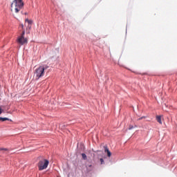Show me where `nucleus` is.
<instances>
[{
    "mask_svg": "<svg viewBox=\"0 0 177 177\" xmlns=\"http://www.w3.org/2000/svg\"><path fill=\"white\" fill-rule=\"evenodd\" d=\"M24 7V3L23 0H14L11 3V12L15 10V13H19V10H21Z\"/></svg>",
    "mask_w": 177,
    "mask_h": 177,
    "instance_id": "nucleus-1",
    "label": "nucleus"
},
{
    "mask_svg": "<svg viewBox=\"0 0 177 177\" xmlns=\"http://www.w3.org/2000/svg\"><path fill=\"white\" fill-rule=\"evenodd\" d=\"M44 75H45V67L40 66L35 70L33 76L36 80H39V78H42Z\"/></svg>",
    "mask_w": 177,
    "mask_h": 177,
    "instance_id": "nucleus-2",
    "label": "nucleus"
},
{
    "mask_svg": "<svg viewBox=\"0 0 177 177\" xmlns=\"http://www.w3.org/2000/svg\"><path fill=\"white\" fill-rule=\"evenodd\" d=\"M49 165V160L42 158L37 163V167L39 168V171H44V169H46L48 166Z\"/></svg>",
    "mask_w": 177,
    "mask_h": 177,
    "instance_id": "nucleus-3",
    "label": "nucleus"
},
{
    "mask_svg": "<svg viewBox=\"0 0 177 177\" xmlns=\"http://www.w3.org/2000/svg\"><path fill=\"white\" fill-rule=\"evenodd\" d=\"M17 42L19 45H25V44H28V39L26 37H18Z\"/></svg>",
    "mask_w": 177,
    "mask_h": 177,
    "instance_id": "nucleus-4",
    "label": "nucleus"
},
{
    "mask_svg": "<svg viewBox=\"0 0 177 177\" xmlns=\"http://www.w3.org/2000/svg\"><path fill=\"white\" fill-rule=\"evenodd\" d=\"M104 151L107 153L108 157H111V152L109 150L107 145L104 146Z\"/></svg>",
    "mask_w": 177,
    "mask_h": 177,
    "instance_id": "nucleus-5",
    "label": "nucleus"
},
{
    "mask_svg": "<svg viewBox=\"0 0 177 177\" xmlns=\"http://www.w3.org/2000/svg\"><path fill=\"white\" fill-rule=\"evenodd\" d=\"M25 23H28V28H31V24H32V20H29L28 19H26L25 20Z\"/></svg>",
    "mask_w": 177,
    "mask_h": 177,
    "instance_id": "nucleus-6",
    "label": "nucleus"
},
{
    "mask_svg": "<svg viewBox=\"0 0 177 177\" xmlns=\"http://www.w3.org/2000/svg\"><path fill=\"white\" fill-rule=\"evenodd\" d=\"M156 121H158V122L160 124H162V122L161 121V116L157 115L156 116Z\"/></svg>",
    "mask_w": 177,
    "mask_h": 177,
    "instance_id": "nucleus-7",
    "label": "nucleus"
},
{
    "mask_svg": "<svg viewBox=\"0 0 177 177\" xmlns=\"http://www.w3.org/2000/svg\"><path fill=\"white\" fill-rule=\"evenodd\" d=\"M0 121H9V118H0Z\"/></svg>",
    "mask_w": 177,
    "mask_h": 177,
    "instance_id": "nucleus-8",
    "label": "nucleus"
},
{
    "mask_svg": "<svg viewBox=\"0 0 177 177\" xmlns=\"http://www.w3.org/2000/svg\"><path fill=\"white\" fill-rule=\"evenodd\" d=\"M24 35H26V30H24L21 32V35L19 36L20 37L24 38Z\"/></svg>",
    "mask_w": 177,
    "mask_h": 177,
    "instance_id": "nucleus-9",
    "label": "nucleus"
},
{
    "mask_svg": "<svg viewBox=\"0 0 177 177\" xmlns=\"http://www.w3.org/2000/svg\"><path fill=\"white\" fill-rule=\"evenodd\" d=\"M82 157L83 160H86V154L82 153Z\"/></svg>",
    "mask_w": 177,
    "mask_h": 177,
    "instance_id": "nucleus-10",
    "label": "nucleus"
},
{
    "mask_svg": "<svg viewBox=\"0 0 177 177\" xmlns=\"http://www.w3.org/2000/svg\"><path fill=\"white\" fill-rule=\"evenodd\" d=\"M8 151V149L6 148H0V151Z\"/></svg>",
    "mask_w": 177,
    "mask_h": 177,
    "instance_id": "nucleus-11",
    "label": "nucleus"
},
{
    "mask_svg": "<svg viewBox=\"0 0 177 177\" xmlns=\"http://www.w3.org/2000/svg\"><path fill=\"white\" fill-rule=\"evenodd\" d=\"M143 118H146V116H142V117L138 118V121H140V120H143Z\"/></svg>",
    "mask_w": 177,
    "mask_h": 177,
    "instance_id": "nucleus-12",
    "label": "nucleus"
},
{
    "mask_svg": "<svg viewBox=\"0 0 177 177\" xmlns=\"http://www.w3.org/2000/svg\"><path fill=\"white\" fill-rule=\"evenodd\" d=\"M100 162L101 164H104V160H103V158H100Z\"/></svg>",
    "mask_w": 177,
    "mask_h": 177,
    "instance_id": "nucleus-13",
    "label": "nucleus"
},
{
    "mask_svg": "<svg viewBox=\"0 0 177 177\" xmlns=\"http://www.w3.org/2000/svg\"><path fill=\"white\" fill-rule=\"evenodd\" d=\"M1 113H3V109H2V108H0V114H1Z\"/></svg>",
    "mask_w": 177,
    "mask_h": 177,
    "instance_id": "nucleus-14",
    "label": "nucleus"
},
{
    "mask_svg": "<svg viewBox=\"0 0 177 177\" xmlns=\"http://www.w3.org/2000/svg\"><path fill=\"white\" fill-rule=\"evenodd\" d=\"M20 27L22 28V30H23V28H24V25H23V24H21L20 25Z\"/></svg>",
    "mask_w": 177,
    "mask_h": 177,
    "instance_id": "nucleus-15",
    "label": "nucleus"
},
{
    "mask_svg": "<svg viewBox=\"0 0 177 177\" xmlns=\"http://www.w3.org/2000/svg\"><path fill=\"white\" fill-rule=\"evenodd\" d=\"M88 167H90V168H92V165H88Z\"/></svg>",
    "mask_w": 177,
    "mask_h": 177,
    "instance_id": "nucleus-16",
    "label": "nucleus"
}]
</instances>
